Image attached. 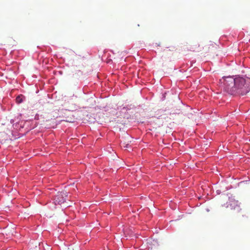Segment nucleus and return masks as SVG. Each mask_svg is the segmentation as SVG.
<instances>
[{
    "label": "nucleus",
    "instance_id": "f257e3e1",
    "mask_svg": "<svg viewBox=\"0 0 250 250\" xmlns=\"http://www.w3.org/2000/svg\"><path fill=\"white\" fill-rule=\"evenodd\" d=\"M221 84H223L224 88L226 91L231 95L236 94V88L235 84H241L245 83V79L243 78H233L232 77H224L220 80Z\"/></svg>",
    "mask_w": 250,
    "mask_h": 250
},
{
    "label": "nucleus",
    "instance_id": "f03ea898",
    "mask_svg": "<svg viewBox=\"0 0 250 250\" xmlns=\"http://www.w3.org/2000/svg\"><path fill=\"white\" fill-rule=\"evenodd\" d=\"M246 84V81L245 80V83L241 85L239 84H235L234 87L236 88V94H239L242 95L246 94L248 92L250 91V88L245 86Z\"/></svg>",
    "mask_w": 250,
    "mask_h": 250
},
{
    "label": "nucleus",
    "instance_id": "7ed1b4c3",
    "mask_svg": "<svg viewBox=\"0 0 250 250\" xmlns=\"http://www.w3.org/2000/svg\"><path fill=\"white\" fill-rule=\"evenodd\" d=\"M73 97L74 94H73L72 97L70 99L66 98V99H65L66 111H69L73 112L75 110L76 107L74 103V99L73 98Z\"/></svg>",
    "mask_w": 250,
    "mask_h": 250
},
{
    "label": "nucleus",
    "instance_id": "20e7f679",
    "mask_svg": "<svg viewBox=\"0 0 250 250\" xmlns=\"http://www.w3.org/2000/svg\"><path fill=\"white\" fill-rule=\"evenodd\" d=\"M72 113L73 112L71 111H65V112L64 113V116H63V118L64 117L65 119L63 120V121L69 123H73L75 121V118Z\"/></svg>",
    "mask_w": 250,
    "mask_h": 250
},
{
    "label": "nucleus",
    "instance_id": "39448f33",
    "mask_svg": "<svg viewBox=\"0 0 250 250\" xmlns=\"http://www.w3.org/2000/svg\"><path fill=\"white\" fill-rule=\"evenodd\" d=\"M24 98V96L22 95H20L18 96L17 97L16 99V102L18 104H21L23 102V98Z\"/></svg>",
    "mask_w": 250,
    "mask_h": 250
},
{
    "label": "nucleus",
    "instance_id": "423d86ee",
    "mask_svg": "<svg viewBox=\"0 0 250 250\" xmlns=\"http://www.w3.org/2000/svg\"><path fill=\"white\" fill-rule=\"evenodd\" d=\"M210 46H211V48H213L214 47L213 44H212L210 45H206L204 46V48L205 49V52L206 53L209 52Z\"/></svg>",
    "mask_w": 250,
    "mask_h": 250
},
{
    "label": "nucleus",
    "instance_id": "0eeeda50",
    "mask_svg": "<svg viewBox=\"0 0 250 250\" xmlns=\"http://www.w3.org/2000/svg\"><path fill=\"white\" fill-rule=\"evenodd\" d=\"M200 46L199 44L197 43H195L193 45L192 47H191L190 48V50H192L193 51H196V49L197 47H199Z\"/></svg>",
    "mask_w": 250,
    "mask_h": 250
},
{
    "label": "nucleus",
    "instance_id": "6e6552de",
    "mask_svg": "<svg viewBox=\"0 0 250 250\" xmlns=\"http://www.w3.org/2000/svg\"><path fill=\"white\" fill-rule=\"evenodd\" d=\"M54 202L56 205H57L58 204V205L61 206L62 202L60 200H59V197L58 196L55 197Z\"/></svg>",
    "mask_w": 250,
    "mask_h": 250
},
{
    "label": "nucleus",
    "instance_id": "1a4fd4ad",
    "mask_svg": "<svg viewBox=\"0 0 250 250\" xmlns=\"http://www.w3.org/2000/svg\"><path fill=\"white\" fill-rule=\"evenodd\" d=\"M128 144H126V145H125V146H124V147L127 148V147H128Z\"/></svg>",
    "mask_w": 250,
    "mask_h": 250
},
{
    "label": "nucleus",
    "instance_id": "9d476101",
    "mask_svg": "<svg viewBox=\"0 0 250 250\" xmlns=\"http://www.w3.org/2000/svg\"><path fill=\"white\" fill-rule=\"evenodd\" d=\"M66 207H70V206H71V205H70V204H67V205H66Z\"/></svg>",
    "mask_w": 250,
    "mask_h": 250
},
{
    "label": "nucleus",
    "instance_id": "9b49d317",
    "mask_svg": "<svg viewBox=\"0 0 250 250\" xmlns=\"http://www.w3.org/2000/svg\"><path fill=\"white\" fill-rule=\"evenodd\" d=\"M65 97H66V98H65V99H66V98H68V97H66V96H65Z\"/></svg>",
    "mask_w": 250,
    "mask_h": 250
}]
</instances>
